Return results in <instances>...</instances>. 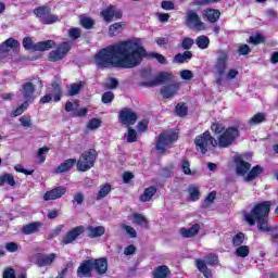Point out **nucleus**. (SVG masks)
Instances as JSON below:
<instances>
[{"instance_id":"f257e3e1","label":"nucleus","mask_w":278,"mask_h":278,"mask_svg":"<svg viewBox=\"0 0 278 278\" xmlns=\"http://www.w3.org/2000/svg\"><path fill=\"white\" fill-rule=\"evenodd\" d=\"M157 60L159 64H168L166 56L160 53L147 52L144 47L131 40H124L100 49L93 55V62L98 71L110 68H136L142 64V60Z\"/></svg>"},{"instance_id":"f03ea898","label":"nucleus","mask_w":278,"mask_h":278,"mask_svg":"<svg viewBox=\"0 0 278 278\" xmlns=\"http://www.w3.org/2000/svg\"><path fill=\"white\" fill-rule=\"evenodd\" d=\"M238 138H240V126H228L217 139L212 136L210 130H205L195 136L193 144L198 153L205 155L210 151V147L213 149H216V147L218 149H229V147L238 142Z\"/></svg>"},{"instance_id":"7ed1b4c3","label":"nucleus","mask_w":278,"mask_h":278,"mask_svg":"<svg viewBox=\"0 0 278 278\" xmlns=\"http://www.w3.org/2000/svg\"><path fill=\"white\" fill-rule=\"evenodd\" d=\"M270 207H273V203L270 201L256 203L250 213L244 214L245 223H248L250 227H253V225L256 223V219L268 218L270 215Z\"/></svg>"},{"instance_id":"20e7f679","label":"nucleus","mask_w":278,"mask_h":278,"mask_svg":"<svg viewBox=\"0 0 278 278\" xmlns=\"http://www.w3.org/2000/svg\"><path fill=\"white\" fill-rule=\"evenodd\" d=\"M218 255L214 253H208L204 256V260L197 258L195 267L203 275L204 278H214L212 268L207 266H218Z\"/></svg>"},{"instance_id":"39448f33","label":"nucleus","mask_w":278,"mask_h":278,"mask_svg":"<svg viewBox=\"0 0 278 278\" xmlns=\"http://www.w3.org/2000/svg\"><path fill=\"white\" fill-rule=\"evenodd\" d=\"M99 157V153L94 149L86 150L81 153L80 157L76 161L77 170L86 173L94 167V163Z\"/></svg>"},{"instance_id":"423d86ee","label":"nucleus","mask_w":278,"mask_h":278,"mask_svg":"<svg viewBox=\"0 0 278 278\" xmlns=\"http://www.w3.org/2000/svg\"><path fill=\"white\" fill-rule=\"evenodd\" d=\"M55 45V41L51 39L34 43V39H31V37H24L22 41V46L25 51H49V49H53Z\"/></svg>"},{"instance_id":"0eeeda50","label":"nucleus","mask_w":278,"mask_h":278,"mask_svg":"<svg viewBox=\"0 0 278 278\" xmlns=\"http://www.w3.org/2000/svg\"><path fill=\"white\" fill-rule=\"evenodd\" d=\"M34 14L39 18L42 25H53V23H58L60 18L58 15L51 14V8L48 5L36 8Z\"/></svg>"},{"instance_id":"6e6552de","label":"nucleus","mask_w":278,"mask_h":278,"mask_svg":"<svg viewBox=\"0 0 278 278\" xmlns=\"http://www.w3.org/2000/svg\"><path fill=\"white\" fill-rule=\"evenodd\" d=\"M177 132L166 134L161 132L156 139L155 149L156 151H160L162 155L166 153V147H170L173 142H177L178 140Z\"/></svg>"},{"instance_id":"1a4fd4ad","label":"nucleus","mask_w":278,"mask_h":278,"mask_svg":"<svg viewBox=\"0 0 278 278\" xmlns=\"http://www.w3.org/2000/svg\"><path fill=\"white\" fill-rule=\"evenodd\" d=\"M71 49H73L71 41H63L55 50H52L49 53L48 60L50 62H60V60H64V58H66Z\"/></svg>"},{"instance_id":"9d476101","label":"nucleus","mask_w":278,"mask_h":278,"mask_svg":"<svg viewBox=\"0 0 278 278\" xmlns=\"http://www.w3.org/2000/svg\"><path fill=\"white\" fill-rule=\"evenodd\" d=\"M185 23L187 27H190L192 29H198V31L205 30V23L201 21V17L199 16V13L194 10L187 11V15L185 17Z\"/></svg>"},{"instance_id":"9b49d317","label":"nucleus","mask_w":278,"mask_h":278,"mask_svg":"<svg viewBox=\"0 0 278 278\" xmlns=\"http://www.w3.org/2000/svg\"><path fill=\"white\" fill-rule=\"evenodd\" d=\"M86 231V227L85 226H75L74 228L70 229L65 236H63L62 240H61V244H63V247H66L68 244H73V242H75V240H78V238L80 236H83Z\"/></svg>"},{"instance_id":"f8f14e48","label":"nucleus","mask_w":278,"mask_h":278,"mask_svg":"<svg viewBox=\"0 0 278 278\" xmlns=\"http://www.w3.org/2000/svg\"><path fill=\"white\" fill-rule=\"evenodd\" d=\"M118 121L121 125H127V127H131V125H136V121H138V114L131 109L123 108L119 111Z\"/></svg>"},{"instance_id":"ddd939ff","label":"nucleus","mask_w":278,"mask_h":278,"mask_svg":"<svg viewBox=\"0 0 278 278\" xmlns=\"http://www.w3.org/2000/svg\"><path fill=\"white\" fill-rule=\"evenodd\" d=\"M101 18H103L104 23H112V21H119V18H123V11L117 10L114 4H110L105 9H103L100 12Z\"/></svg>"},{"instance_id":"4468645a","label":"nucleus","mask_w":278,"mask_h":278,"mask_svg":"<svg viewBox=\"0 0 278 278\" xmlns=\"http://www.w3.org/2000/svg\"><path fill=\"white\" fill-rule=\"evenodd\" d=\"M173 80V74L168 72H160L152 80L143 83L146 88H155Z\"/></svg>"},{"instance_id":"2eb2a0df","label":"nucleus","mask_w":278,"mask_h":278,"mask_svg":"<svg viewBox=\"0 0 278 278\" xmlns=\"http://www.w3.org/2000/svg\"><path fill=\"white\" fill-rule=\"evenodd\" d=\"M229 60V53L225 50L219 51V56L217 58L214 68L219 77H223L227 72V62Z\"/></svg>"},{"instance_id":"dca6fc26","label":"nucleus","mask_w":278,"mask_h":278,"mask_svg":"<svg viewBox=\"0 0 278 278\" xmlns=\"http://www.w3.org/2000/svg\"><path fill=\"white\" fill-rule=\"evenodd\" d=\"M12 50L13 53H18L21 51V42L13 37L8 38L0 43V55H3V53H10Z\"/></svg>"},{"instance_id":"f3484780","label":"nucleus","mask_w":278,"mask_h":278,"mask_svg":"<svg viewBox=\"0 0 278 278\" xmlns=\"http://www.w3.org/2000/svg\"><path fill=\"white\" fill-rule=\"evenodd\" d=\"M36 85L31 81H26L22 85V94L24 97V103H34L36 101Z\"/></svg>"},{"instance_id":"a211bd4d","label":"nucleus","mask_w":278,"mask_h":278,"mask_svg":"<svg viewBox=\"0 0 278 278\" xmlns=\"http://www.w3.org/2000/svg\"><path fill=\"white\" fill-rule=\"evenodd\" d=\"M64 194H66V187L59 186V187H55V188L47 191L43 194V201H55L58 199H62V197H64Z\"/></svg>"},{"instance_id":"6ab92c4d","label":"nucleus","mask_w":278,"mask_h":278,"mask_svg":"<svg viewBox=\"0 0 278 278\" xmlns=\"http://www.w3.org/2000/svg\"><path fill=\"white\" fill-rule=\"evenodd\" d=\"M220 10L214 8H206L202 11V17L211 24L218 23L220 21Z\"/></svg>"},{"instance_id":"aec40b11","label":"nucleus","mask_w":278,"mask_h":278,"mask_svg":"<svg viewBox=\"0 0 278 278\" xmlns=\"http://www.w3.org/2000/svg\"><path fill=\"white\" fill-rule=\"evenodd\" d=\"M92 269L96 270L97 275H105L108 273V258H91Z\"/></svg>"},{"instance_id":"412c9836","label":"nucleus","mask_w":278,"mask_h":278,"mask_svg":"<svg viewBox=\"0 0 278 278\" xmlns=\"http://www.w3.org/2000/svg\"><path fill=\"white\" fill-rule=\"evenodd\" d=\"M236 164V173L240 177H244V175H249L251 170V163L243 161L240 156L235 157Z\"/></svg>"},{"instance_id":"4be33fe9","label":"nucleus","mask_w":278,"mask_h":278,"mask_svg":"<svg viewBox=\"0 0 278 278\" xmlns=\"http://www.w3.org/2000/svg\"><path fill=\"white\" fill-rule=\"evenodd\" d=\"M58 258V254L50 253V254H38L36 264L39 268H43L45 266H51L53 262Z\"/></svg>"},{"instance_id":"5701e85b","label":"nucleus","mask_w":278,"mask_h":278,"mask_svg":"<svg viewBox=\"0 0 278 278\" xmlns=\"http://www.w3.org/2000/svg\"><path fill=\"white\" fill-rule=\"evenodd\" d=\"M77 277H92V260L84 261L78 269H77Z\"/></svg>"},{"instance_id":"b1692460","label":"nucleus","mask_w":278,"mask_h":278,"mask_svg":"<svg viewBox=\"0 0 278 278\" xmlns=\"http://www.w3.org/2000/svg\"><path fill=\"white\" fill-rule=\"evenodd\" d=\"M179 88H181L179 83L167 85L161 89V94L163 99H173L179 91Z\"/></svg>"},{"instance_id":"393cba45","label":"nucleus","mask_w":278,"mask_h":278,"mask_svg":"<svg viewBox=\"0 0 278 278\" xmlns=\"http://www.w3.org/2000/svg\"><path fill=\"white\" fill-rule=\"evenodd\" d=\"M75 164L77 165V159H67L54 169V174L62 175V173H68Z\"/></svg>"},{"instance_id":"a878e982","label":"nucleus","mask_w":278,"mask_h":278,"mask_svg":"<svg viewBox=\"0 0 278 278\" xmlns=\"http://www.w3.org/2000/svg\"><path fill=\"white\" fill-rule=\"evenodd\" d=\"M65 112H73L72 116L74 118H81V117L88 115V109L87 108H81L80 110L77 111V110L74 109V104L71 101H67L65 103Z\"/></svg>"},{"instance_id":"bb28decb","label":"nucleus","mask_w":278,"mask_h":278,"mask_svg":"<svg viewBox=\"0 0 278 278\" xmlns=\"http://www.w3.org/2000/svg\"><path fill=\"white\" fill-rule=\"evenodd\" d=\"M41 227L42 223L40 222L29 223L22 227V233H24V236H31V233H38Z\"/></svg>"},{"instance_id":"cd10ccee","label":"nucleus","mask_w":278,"mask_h":278,"mask_svg":"<svg viewBox=\"0 0 278 278\" xmlns=\"http://www.w3.org/2000/svg\"><path fill=\"white\" fill-rule=\"evenodd\" d=\"M199 231H201V224H194L190 228H180L179 233L182 238H194L199 235Z\"/></svg>"},{"instance_id":"c85d7f7f","label":"nucleus","mask_w":278,"mask_h":278,"mask_svg":"<svg viewBox=\"0 0 278 278\" xmlns=\"http://www.w3.org/2000/svg\"><path fill=\"white\" fill-rule=\"evenodd\" d=\"M258 231H262V233H270L275 231V227L268 225V217H261L256 219Z\"/></svg>"},{"instance_id":"c756f323","label":"nucleus","mask_w":278,"mask_h":278,"mask_svg":"<svg viewBox=\"0 0 278 278\" xmlns=\"http://www.w3.org/2000/svg\"><path fill=\"white\" fill-rule=\"evenodd\" d=\"M156 193L157 188L155 186H150L144 189L143 193L139 198V201H141V203H148L151 201V199H153V197H155Z\"/></svg>"},{"instance_id":"7c9ffc66","label":"nucleus","mask_w":278,"mask_h":278,"mask_svg":"<svg viewBox=\"0 0 278 278\" xmlns=\"http://www.w3.org/2000/svg\"><path fill=\"white\" fill-rule=\"evenodd\" d=\"M88 238H101V236H105V227L103 226H88Z\"/></svg>"},{"instance_id":"2f4dec72","label":"nucleus","mask_w":278,"mask_h":278,"mask_svg":"<svg viewBox=\"0 0 278 278\" xmlns=\"http://www.w3.org/2000/svg\"><path fill=\"white\" fill-rule=\"evenodd\" d=\"M262 173H264V167H262L261 165L253 166L248 172V174L245 176V181H253V180L257 179V177H260V175H262Z\"/></svg>"},{"instance_id":"473e14b6","label":"nucleus","mask_w":278,"mask_h":278,"mask_svg":"<svg viewBox=\"0 0 278 278\" xmlns=\"http://www.w3.org/2000/svg\"><path fill=\"white\" fill-rule=\"evenodd\" d=\"M168 275H170V268L166 265H160L153 270L152 278H168Z\"/></svg>"},{"instance_id":"72a5a7b5","label":"nucleus","mask_w":278,"mask_h":278,"mask_svg":"<svg viewBox=\"0 0 278 278\" xmlns=\"http://www.w3.org/2000/svg\"><path fill=\"white\" fill-rule=\"evenodd\" d=\"M112 192V185L106 182L100 186V189L96 195V201H101V199H105L108 194Z\"/></svg>"},{"instance_id":"f704fd0d","label":"nucleus","mask_w":278,"mask_h":278,"mask_svg":"<svg viewBox=\"0 0 278 278\" xmlns=\"http://www.w3.org/2000/svg\"><path fill=\"white\" fill-rule=\"evenodd\" d=\"M11 186V188H14L16 186V180L14 179V175L10 173H4L0 176V187L5 186Z\"/></svg>"},{"instance_id":"c9c22d12","label":"nucleus","mask_w":278,"mask_h":278,"mask_svg":"<svg viewBox=\"0 0 278 278\" xmlns=\"http://www.w3.org/2000/svg\"><path fill=\"white\" fill-rule=\"evenodd\" d=\"M191 58H193L192 52L190 51H185L184 53H177L174 59L173 62L175 64H186L187 60H190Z\"/></svg>"},{"instance_id":"e433bc0d","label":"nucleus","mask_w":278,"mask_h":278,"mask_svg":"<svg viewBox=\"0 0 278 278\" xmlns=\"http://www.w3.org/2000/svg\"><path fill=\"white\" fill-rule=\"evenodd\" d=\"M227 128L225 127V124L220 123V122H213L211 124V131H213V134L215 136H223V132L226 130Z\"/></svg>"},{"instance_id":"4c0bfd02","label":"nucleus","mask_w":278,"mask_h":278,"mask_svg":"<svg viewBox=\"0 0 278 278\" xmlns=\"http://www.w3.org/2000/svg\"><path fill=\"white\" fill-rule=\"evenodd\" d=\"M132 218H134L135 225H143V227L146 229H149V219H147V217H144V215H142L140 213H135L132 215Z\"/></svg>"},{"instance_id":"58836bf2","label":"nucleus","mask_w":278,"mask_h":278,"mask_svg":"<svg viewBox=\"0 0 278 278\" xmlns=\"http://www.w3.org/2000/svg\"><path fill=\"white\" fill-rule=\"evenodd\" d=\"M195 45L199 49H207L210 47V37L205 35L197 37Z\"/></svg>"},{"instance_id":"ea45409f","label":"nucleus","mask_w":278,"mask_h":278,"mask_svg":"<svg viewBox=\"0 0 278 278\" xmlns=\"http://www.w3.org/2000/svg\"><path fill=\"white\" fill-rule=\"evenodd\" d=\"M175 113L180 117L184 118L185 116H188V105H186V102H179L175 108Z\"/></svg>"},{"instance_id":"a19ab883","label":"nucleus","mask_w":278,"mask_h":278,"mask_svg":"<svg viewBox=\"0 0 278 278\" xmlns=\"http://www.w3.org/2000/svg\"><path fill=\"white\" fill-rule=\"evenodd\" d=\"M81 88H84V83L81 81L70 85L68 96L75 97L79 94V92H81Z\"/></svg>"},{"instance_id":"79ce46f5","label":"nucleus","mask_w":278,"mask_h":278,"mask_svg":"<svg viewBox=\"0 0 278 278\" xmlns=\"http://www.w3.org/2000/svg\"><path fill=\"white\" fill-rule=\"evenodd\" d=\"M251 253V250L249 249V245H239L237 247L235 251V255L237 257H249V254Z\"/></svg>"},{"instance_id":"37998d69","label":"nucleus","mask_w":278,"mask_h":278,"mask_svg":"<svg viewBox=\"0 0 278 278\" xmlns=\"http://www.w3.org/2000/svg\"><path fill=\"white\" fill-rule=\"evenodd\" d=\"M248 42H250V45H262L266 42V37L260 33H256L254 36L249 37Z\"/></svg>"},{"instance_id":"c03bdc74","label":"nucleus","mask_w":278,"mask_h":278,"mask_svg":"<svg viewBox=\"0 0 278 278\" xmlns=\"http://www.w3.org/2000/svg\"><path fill=\"white\" fill-rule=\"evenodd\" d=\"M245 236L244 232H238L232 237V247L238 248L244 244Z\"/></svg>"},{"instance_id":"a18cd8bd","label":"nucleus","mask_w":278,"mask_h":278,"mask_svg":"<svg viewBox=\"0 0 278 278\" xmlns=\"http://www.w3.org/2000/svg\"><path fill=\"white\" fill-rule=\"evenodd\" d=\"M47 153H49V147L45 146L38 149L37 157L39 160V164H45V162H47Z\"/></svg>"},{"instance_id":"49530a36","label":"nucleus","mask_w":278,"mask_h":278,"mask_svg":"<svg viewBox=\"0 0 278 278\" xmlns=\"http://www.w3.org/2000/svg\"><path fill=\"white\" fill-rule=\"evenodd\" d=\"M123 31V23H114L109 27L110 36H118Z\"/></svg>"},{"instance_id":"de8ad7c7","label":"nucleus","mask_w":278,"mask_h":278,"mask_svg":"<svg viewBox=\"0 0 278 278\" xmlns=\"http://www.w3.org/2000/svg\"><path fill=\"white\" fill-rule=\"evenodd\" d=\"M29 108L27 102H23L20 106L12 111L11 116L16 118V116H21V114L25 113V111Z\"/></svg>"},{"instance_id":"09e8293b","label":"nucleus","mask_w":278,"mask_h":278,"mask_svg":"<svg viewBox=\"0 0 278 278\" xmlns=\"http://www.w3.org/2000/svg\"><path fill=\"white\" fill-rule=\"evenodd\" d=\"M266 121V115L264 113H256L251 119L249 121L250 125H260V123H264Z\"/></svg>"},{"instance_id":"8fccbe9b","label":"nucleus","mask_w":278,"mask_h":278,"mask_svg":"<svg viewBox=\"0 0 278 278\" xmlns=\"http://www.w3.org/2000/svg\"><path fill=\"white\" fill-rule=\"evenodd\" d=\"M68 37L71 40H77L81 38V29L78 27H72L68 29Z\"/></svg>"},{"instance_id":"3c124183","label":"nucleus","mask_w":278,"mask_h":278,"mask_svg":"<svg viewBox=\"0 0 278 278\" xmlns=\"http://www.w3.org/2000/svg\"><path fill=\"white\" fill-rule=\"evenodd\" d=\"M189 197L190 201H199V199H201V191H199L197 187H191L189 188Z\"/></svg>"},{"instance_id":"603ef678","label":"nucleus","mask_w":278,"mask_h":278,"mask_svg":"<svg viewBox=\"0 0 278 278\" xmlns=\"http://www.w3.org/2000/svg\"><path fill=\"white\" fill-rule=\"evenodd\" d=\"M80 25L84 29H92V27H94V20L91 17H83L80 20Z\"/></svg>"},{"instance_id":"864d4df0","label":"nucleus","mask_w":278,"mask_h":278,"mask_svg":"<svg viewBox=\"0 0 278 278\" xmlns=\"http://www.w3.org/2000/svg\"><path fill=\"white\" fill-rule=\"evenodd\" d=\"M194 46V39L190 38V37H185L182 39L181 42V49H184L185 51H189V49H192V47Z\"/></svg>"},{"instance_id":"5fc2aeb1","label":"nucleus","mask_w":278,"mask_h":278,"mask_svg":"<svg viewBox=\"0 0 278 278\" xmlns=\"http://www.w3.org/2000/svg\"><path fill=\"white\" fill-rule=\"evenodd\" d=\"M181 170L185 175H194V173H192V169H190V161H188L187 159H184L181 161Z\"/></svg>"},{"instance_id":"6e6d98bb","label":"nucleus","mask_w":278,"mask_h":278,"mask_svg":"<svg viewBox=\"0 0 278 278\" xmlns=\"http://www.w3.org/2000/svg\"><path fill=\"white\" fill-rule=\"evenodd\" d=\"M127 142H138V132L131 127H128Z\"/></svg>"},{"instance_id":"4d7b16f0","label":"nucleus","mask_w":278,"mask_h":278,"mask_svg":"<svg viewBox=\"0 0 278 278\" xmlns=\"http://www.w3.org/2000/svg\"><path fill=\"white\" fill-rule=\"evenodd\" d=\"M223 0H194L193 5L205 7L212 5V3H220Z\"/></svg>"},{"instance_id":"13d9d810","label":"nucleus","mask_w":278,"mask_h":278,"mask_svg":"<svg viewBox=\"0 0 278 278\" xmlns=\"http://www.w3.org/2000/svg\"><path fill=\"white\" fill-rule=\"evenodd\" d=\"M88 129H99L101 127V119L93 117L87 124Z\"/></svg>"},{"instance_id":"bf43d9fd","label":"nucleus","mask_w":278,"mask_h":278,"mask_svg":"<svg viewBox=\"0 0 278 278\" xmlns=\"http://www.w3.org/2000/svg\"><path fill=\"white\" fill-rule=\"evenodd\" d=\"M112 101H114V92L106 91L102 94V103L108 104L112 103Z\"/></svg>"},{"instance_id":"052dcab7","label":"nucleus","mask_w":278,"mask_h":278,"mask_svg":"<svg viewBox=\"0 0 278 278\" xmlns=\"http://www.w3.org/2000/svg\"><path fill=\"white\" fill-rule=\"evenodd\" d=\"M238 53L239 55H249L251 53V47H249L247 43H243L239 46Z\"/></svg>"},{"instance_id":"680f3d73","label":"nucleus","mask_w":278,"mask_h":278,"mask_svg":"<svg viewBox=\"0 0 278 278\" xmlns=\"http://www.w3.org/2000/svg\"><path fill=\"white\" fill-rule=\"evenodd\" d=\"M180 77H181V79H185L186 81H190V79H192V77H194V74L190 70H182L180 72Z\"/></svg>"},{"instance_id":"e2e57ef3","label":"nucleus","mask_w":278,"mask_h":278,"mask_svg":"<svg viewBox=\"0 0 278 278\" xmlns=\"http://www.w3.org/2000/svg\"><path fill=\"white\" fill-rule=\"evenodd\" d=\"M123 229H125L126 233L130 236V238H138V232L131 226L123 225Z\"/></svg>"},{"instance_id":"0e129e2a","label":"nucleus","mask_w":278,"mask_h":278,"mask_svg":"<svg viewBox=\"0 0 278 278\" xmlns=\"http://www.w3.org/2000/svg\"><path fill=\"white\" fill-rule=\"evenodd\" d=\"M161 8L163 10H175V3H173L170 0H163L161 2Z\"/></svg>"},{"instance_id":"69168bd1","label":"nucleus","mask_w":278,"mask_h":278,"mask_svg":"<svg viewBox=\"0 0 278 278\" xmlns=\"http://www.w3.org/2000/svg\"><path fill=\"white\" fill-rule=\"evenodd\" d=\"M138 131H149V121L143 119L137 125Z\"/></svg>"},{"instance_id":"338daca9","label":"nucleus","mask_w":278,"mask_h":278,"mask_svg":"<svg viewBox=\"0 0 278 278\" xmlns=\"http://www.w3.org/2000/svg\"><path fill=\"white\" fill-rule=\"evenodd\" d=\"M2 278H16V274L12 267H9L3 271Z\"/></svg>"},{"instance_id":"774afa93","label":"nucleus","mask_w":278,"mask_h":278,"mask_svg":"<svg viewBox=\"0 0 278 278\" xmlns=\"http://www.w3.org/2000/svg\"><path fill=\"white\" fill-rule=\"evenodd\" d=\"M20 123L22 125V127H31V117L29 116H22L20 118Z\"/></svg>"}]
</instances>
